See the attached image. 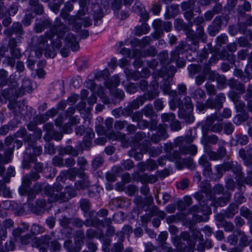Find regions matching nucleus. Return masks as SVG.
Listing matches in <instances>:
<instances>
[{
    "label": "nucleus",
    "mask_w": 252,
    "mask_h": 252,
    "mask_svg": "<svg viewBox=\"0 0 252 252\" xmlns=\"http://www.w3.org/2000/svg\"><path fill=\"white\" fill-rule=\"evenodd\" d=\"M79 5L81 8L75 15L70 16L68 24L71 26V29L75 32H78L83 26L85 28L90 27L92 24L89 17H85L88 11L87 7L88 0H79Z\"/></svg>",
    "instance_id": "nucleus-1"
},
{
    "label": "nucleus",
    "mask_w": 252,
    "mask_h": 252,
    "mask_svg": "<svg viewBox=\"0 0 252 252\" xmlns=\"http://www.w3.org/2000/svg\"><path fill=\"white\" fill-rule=\"evenodd\" d=\"M69 30L70 28L63 23L60 18H57L50 30L46 32V35L49 37L52 36L53 39L52 42L53 46L59 49L62 44L61 40L63 39L66 33L67 34L69 33Z\"/></svg>",
    "instance_id": "nucleus-2"
},
{
    "label": "nucleus",
    "mask_w": 252,
    "mask_h": 252,
    "mask_svg": "<svg viewBox=\"0 0 252 252\" xmlns=\"http://www.w3.org/2000/svg\"><path fill=\"white\" fill-rule=\"evenodd\" d=\"M225 99V94L223 93H220L217 94L214 98L212 97L209 98L205 103L203 102H196V107L200 112L208 108L220 110L222 108L223 104Z\"/></svg>",
    "instance_id": "nucleus-3"
},
{
    "label": "nucleus",
    "mask_w": 252,
    "mask_h": 252,
    "mask_svg": "<svg viewBox=\"0 0 252 252\" xmlns=\"http://www.w3.org/2000/svg\"><path fill=\"white\" fill-rule=\"evenodd\" d=\"M181 237L184 241H187L188 246H187V244L183 243L182 242H178L177 243H176L177 242L176 239L174 238V245H176L177 252H193L195 243L194 241L190 239V235L189 233L188 232H182Z\"/></svg>",
    "instance_id": "nucleus-4"
},
{
    "label": "nucleus",
    "mask_w": 252,
    "mask_h": 252,
    "mask_svg": "<svg viewBox=\"0 0 252 252\" xmlns=\"http://www.w3.org/2000/svg\"><path fill=\"white\" fill-rule=\"evenodd\" d=\"M53 38L49 37L48 35H46V32L44 35H42L37 38L36 43V48L39 51L45 50V55L47 57L54 58L55 56V53L54 51L51 53H48V50L49 49V45L52 44Z\"/></svg>",
    "instance_id": "nucleus-5"
},
{
    "label": "nucleus",
    "mask_w": 252,
    "mask_h": 252,
    "mask_svg": "<svg viewBox=\"0 0 252 252\" xmlns=\"http://www.w3.org/2000/svg\"><path fill=\"white\" fill-rule=\"evenodd\" d=\"M64 40L65 47L61 50V54L63 57L68 56L69 48H70L73 51H77L79 49V42L77 41L75 36L73 33H67Z\"/></svg>",
    "instance_id": "nucleus-6"
},
{
    "label": "nucleus",
    "mask_w": 252,
    "mask_h": 252,
    "mask_svg": "<svg viewBox=\"0 0 252 252\" xmlns=\"http://www.w3.org/2000/svg\"><path fill=\"white\" fill-rule=\"evenodd\" d=\"M177 106L179 108L178 117L183 119L187 123L190 124L194 122V117L191 112H187L183 108V102L177 98L176 92L174 91V107Z\"/></svg>",
    "instance_id": "nucleus-7"
},
{
    "label": "nucleus",
    "mask_w": 252,
    "mask_h": 252,
    "mask_svg": "<svg viewBox=\"0 0 252 252\" xmlns=\"http://www.w3.org/2000/svg\"><path fill=\"white\" fill-rule=\"evenodd\" d=\"M174 162L176 168L178 170L182 169L184 165L191 169H193L195 168V165L192 158H182L181 157L180 154L178 153L174 152Z\"/></svg>",
    "instance_id": "nucleus-8"
},
{
    "label": "nucleus",
    "mask_w": 252,
    "mask_h": 252,
    "mask_svg": "<svg viewBox=\"0 0 252 252\" xmlns=\"http://www.w3.org/2000/svg\"><path fill=\"white\" fill-rule=\"evenodd\" d=\"M76 195V192L73 187H66L64 191L60 192L59 194L53 196L54 200L58 201L62 203L68 201L71 198Z\"/></svg>",
    "instance_id": "nucleus-9"
},
{
    "label": "nucleus",
    "mask_w": 252,
    "mask_h": 252,
    "mask_svg": "<svg viewBox=\"0 0 252 252\" xmlns=\"http://www.w3.org/2000/svg\"><path fill=\"white\" fill-rule=\"evenodd\" d=\"M63 186L60 183L54 184L52 187L47 185L44 187V190L46 194L49 196V201L50 203L54 202H58L56 200H54V197L55 195L59 194V192L61 191L63 189Z\"/></svg>",
    "instance_id": "nucleus-10"
},
{
    "label": "nucleus",
    "mask_w": 252,
    "mask_h": 252,
    "mask_svg": "<svg viewBox=\"0 0 252 252\" xmlns=\"http://www.w3.org/2000/svg\"><path fill=\"white\" fill-rule=\"evenodd\" d=\"M79 172V170L76 168H71L66 171H63L59 176L57 177V180L60 182H64L67 178L71 181L75 180L76 176Z\"/></svg>",
    "instance_id": "nucleus-11"
},
{
    "label": "nucleus",
    "mask_w": 252,
    "mask_h": 252,
    "mask_svg": "<svg viewBox=\"0 0 252 252\" xmlns=\"http://www.w3.org/2000/svg\"><path fill=\"white\" fill-rule=\"evenodd\" d=\"M231 170L235 175V179L238 186H242L243 182L242 179L244 177V173L242 171V168L240 164L236 162L233 161L231 167Z\"/></svg>",
    "instance_id": "nucleus-12"
},
{
    "label": "nucleus",
    "mask_w": 252,
    "mask_h": 252,
    "mask_svg": "<svg viewBox=\"0 0 252 252\" xmlns=\"http://www.w3.org/2000/svg\"><path fill=\"white\" fill-rule=\"evenodd\" d=\"M168 234L167 232H162L158 235L157 241L158 243V247L161 248V251L163 252H173L172 248L167 246L165 242L167 238Z\"/></svg>",
    "instance_id": "nucleus-13"
},
{
    "label": "nucleus",
    "mask_w": 252,
    "mask_h": 252,
    "mask_svg": "<svg viewBox=\"0 0 252 252\" xmlns=\"http://www.w3.org/2000/svg\"><path fill=\"white\" fill-rule=\"evenodd\" d=\"M208 129L206 128H203V136L201 140V142L202 144H206V143L209 144V143H210L215 145L219 143L220 140L217 135L215 134L208 135Z\"/></svg>",
    "instance_id": "nucleus-14"
},
{
    "label": "nucleus",
    "mask_w": 252,
    "mask_h": 252,
    "mask_svg": "<svg viewBox=\"0 0 252 252\" xmlns=\"http://www.w3.org/2000/svg\"><path fill=\"white\" fill-rule=\"evenodd\" d=\"M78 176L79 177L82 178V180L75 183V186L77 189H84L90 186L91 182L84 172H79Z\"/></svg>",
    "instance_id": "nucleus-15"
},
{
    "label": "nucleus",
    "mask_w": 252,
    "mask_h": 252,
    "mask_svg": "<svg viewBox=\"0 0 252 252\" xmlns=\"http://www.w3.org/2000/svg\"><path fill=\"white\" fill-rule=\"evenodd\" d=\"M222 21L220 16L216 17L213 23L208 27V32L209 34L214 36L217 34L221 28Z\"/></svg>",
    "instance_id": "nucleus-16"
},
{
    "label": "nucleus",
    "mask_w": 252,
    "mask_h": 252,
    "mask_svg": "<svg viewBox=\"0 0 252 252\" xmlns=\"http://www.w3.org/2000/svg\"><path fill=\"white\" fill-rule=\"evenodd\" d=\"M3 33L7 37L11 36L14 33L22 34L23 33L22 26L20 23H13L12 27L5 29Z\"/></svg>",
    "instance_id": "nucleus-17"
},
{
    "label": "nucleus",
    "mask_w": 252,
    "mask_h": 252,
    "mask_svg": "<svg viewBox=\"0 0 252 252\" xmlns=\"http://www.w3.org/2000/svg\"><path fill=\"white\" fill-rule=\"evenodd\" d=\"M226 143L223 140L220 139L219 143V148L217 152H215V155L214 156V160H218L222 159L226 154V150L224 146Z\"/></svg>",
    "instance_id": "nucleus-18"
},
{
    "label": "nucleus",
    "mask_w": 252,
    "mask_h": 252,
    "mask_svg": "<svg viewBox=\"0 0 252 252\" xmlns=\"http://www.w3.org/2000/svg\"><path fill=\"white\" fill-rule=\"evenodd\" d=\"M189 213L192 215V220L197 222L203 221L202 210L197 205H194L189 210Z\"/></svg>",
    "instance_id": "nucleus-19"
},
{
    "label": "nucleus",
    "mask_w": 252,
    "mask_h": 252,
    "mask_svg": "<svg viewBox=\"0 0 252 252\" xmlns=\"http://www.w3.org/2000/svg\"><path fill=\"white\" fill-rule=\"evenodd\" d=\"M46 202L45 199H38L36 201V205L31 208V211L37 215L42 214L46 209Z\"/></svg>",
    "instance_id": "nucleus-20"
},
{
    "label": "nucleus",
    "mask_w": 252,
    "mask_h": 252,
    "mask_svg": "<svg viewBox=\"0 0 252 252\" xmlns=\"http://www.w3.org/2000/svg\"><path fill=\"white\" fill-rule=\"evenodd\" d=\"M35 160V158L31 155V149L28 147L25 151L24 155V159L23 161V167L24 168L29 169L30 168V162H33Z\"/></svg>",
    "instance_id": "nucleus-21"
},
{
    "label": "nucleus",
    "mask_w": 252,
    "mask_h": 252,
    "mask_svg": "<svg viewBox=\"0 0 252 252\" xmlns=\"http://www.w3.org/2000/svg\"><path fill=\"white\" fill-rule=\"evenodd\" d=\"M133 11L139 15L145 21L149 18V15L147 11L143 8L142 5L140 2H136L132 6Z\"/></svg>",
    "instance_id": "nucleus-22"
},
{
    "label": "nucleus",
    "mask_w": 252,
    "mask_h": 252,
    "mask_svg": "<svg viewBox=\"0 0 252 252\" xmlns=\"http://www.w3.org/2000/svg\"><path fill=\"white\" fill-rule=\"evenodd\" d=\"M32 181L30 176L28 174L23 177L22 185L19 189L21 195H24L27 192L28 188L32 184Z\"/></svg>",
    "instance_id": "nucleus-23"
},
{
    "label": "nucleus",
    "mask_w": 252,
    "mask_h": 252,
    "mask_svg": "<svg viewBox=\"0 0 252 252\" xmlns=\"http://www.w3.org/2000/svg\"><path fill=\"white\" fill-rule=\"evenodd\" d=\"M147 99L146 95H140L137 97L136 99L132 100L129 103L128 105L133 110H135L138 109L140 105H142Z\"/></svg>",
    "instance_id": "nucleus-24"
},
{
    "label": "nucleus",
    "mask_w": 252,
    "mask_h": 252,
    "mask_svg": "<svg viewBox=\"0 0 252 252\" xmlns=\"http://www.w3.org/2000/svg\"><path fill=\"white\" fill-rule=\"evenodd\" d=\"M144 57L142 52L138 49H135L133 51L131 58H135L133 64L135 67L139 68L142 66L143 61L140 59L141 57Z\"/></svg>",
    "instance_id": "nucleus-25"
},
{
    "label": "nucleus",
    "mask_w": 252,
    "mask_h": 252,
    "mask_svg": "<svg viewBox=\"0 0 252 252\" xmlns=\"http://www.w3.org/2000/svg\"><path fill=\"white\" fill-rule=\"evenodd\" d=\"M202 193H205L206 194L211 193V189L209 185L202 186L200 191L196 192L193 196L198 201H200L203 197Z\"/></svg>",
    "instance_id": "nucleus-26"
},
{
    "label": "nucleus",
    "mask_w": 252,
    "mask_h": 252,
    "mask_svg": "<svg viewBox=\"0 0 252 252\" xmlns=\"http://www.w3.org/2000/svg\"><path fill=\"white\" fill-rule=\"evenodd\" d=\"M233 161L225 162L216 166L217 173L222 176L224 172L230 170Z\"/></svg>",
    "instance_id": "nucleus-27"
},
{
    "label": "nucleus",
    "mask_w": 252,
    "mask_h": 252,
    "mask_svg": "<svg viewBox=\"0 0 252 252\" xmlns=\"http://www.w3.org/2000/svg\"><path fill=\"white\" fill-rule=\"evenodd\" d=\"M180 152L184 155L189 154L192 156H195L197 153V148L193 144L187 147H182L180 148Z\"/></svg>",
    "instance_id": "nucleus-28"
},
{
    "label": "nucleus",
    "mask_w": 252,
    "mask_h": 252,
    "mask_svg": "<svg viewBox=\"0 0 252 252\" xmlns=\"http://www.w3.org/2000/svg\"><path fill=\"white\" fill-rule=\"evenodd\" d=\"M238 205L235 203L230 204L225 211V215L227 218H233L238 212Z\"/></svg>",
    "instance_id": "nucleus-29"
},
{
    "label": "nucleus",
    "mask_w": 252,
    "mask_h": 252,
    "mask_svg": "<svg viewBox=\"0 0 252 252\" xmlns=\"http://www.w3.org/2000/svg\"><path fill=\"white\" fill-rule=\"evenodd\" d=\"M29 4L33 11L37 14H42L44 9L43 6L39 3V0H30Z\"/></svg>",
    "instance_id": "nucleus-30"
},
{
    "label": "nucleus",
    "mask_w": 252,
    "mask_h": 252,
    "mask_svg": "<svg viewBox=\"0 0 252 252\" xmlns=\"http://www.w3.org/2000/svg\"><path fill=\"white\" fill-rule=\"evenodd\" d=\"M163 23L159 19L155 20L153 23V26L155 30L157 38L161 36L162 32V27Z\"/></svg>",
    "instance_id": "nucleus-31"
},
{
    "label": "nucleus",
    "mask_w": 252,
    "mask_h": 252,
    "mask_svg": "<svg viewBox=\"0 0 252 252\" xmlns=\"http://www.w3.org/2000/svg\"><path fill=\"white\" fill-rule=\"evenodd\" d=\"M53 126L50 123H46L43 126V129L46 131L43 138L46 141H50L52 140V133L54 130H53Z\"/></svg>",
    "instance_id": "nucleus-32"
},
{
    "label": "nucleus",
    "mask_w": 252,
    "mask_h": 252,
    "mask_svg": "<svg viewBox=\"0 0 252 252\" xmlns=\"http://www.w3.org/2000/svg\"><path fill=\"white\" fill-rule=\"evenodd\" d=\"M237 232L240 237L239 246L243 248L249 245L250 242L249 241L248 237L245 233L241 230H238Z\"/></svg>",
    "instance_id": "nucleus-33"
},
{
    "label": "nucleus",
    "mask_w": 252,
    "mask_h": 252,
    "mask_svg": "<svg viewBox=\"0 0 252 252\" xmlns=\"http://www.w3.org/2000/svg\"><path fill=\"white\" fill-rule=\"evenodd\" d=\"M229 86L233 89L239 91L240 94H243L245 92V85L236 81L232 80L229 84Z\"/></svg>",
    "instance_id": "nucleus-34"
},
{
    "label": "nucleus",
    "mask_w": 252,
    "mask_h": 252,
    "mask_svg": "<svg viewBox=\"0 0 252 252\" xmlns=\"http://www.w3.org/2000/svg\"><path fill=\"white\" fill-rule=\"evenodd\" d=\"M224 197L218 198L216 201V204L218 206H223L229 202L231 196L230 192L226 191L224 193Z\"/></svg>",
    "instance_id": "nucleus-35"
},
{
    "label": "nucleus",
    "mask_w": 252,
    "mask_h": 252,
    "mask_svg": "<svg viewBox=\"0 0 252 252\" xmlns=\"http://www.w3.org/2000/svg\"><path fill=\"white\" fill-rule=\"evenodd\" d=\"M124 72L128 80L133 79L134 80H137L140 77V73L139 72H134L133 70L127 68L125 69Z\"/></svg>",
    "instance_id": "nucleus-36"
},
{
    "label": "nucleus",
    "mask_w": 252,
    "mask_h": 252,
    "mask_svg": "<svg viewBox=\"0 0 252 252\" xmlns=\"http://www.w3.org/2000/svg\"><path fill=\"white\" fill-rule=\"evenodd\" d=\"M150 30V26L146 23H143L141 26L136 28L135 34L137 35H141L143 34L147 33Z\"/></svg>",
    "instance_id": "nucleus-37"
},
{
    "label": "nucleus",
    "mask_w": 252,
    "mask_h": 252,
    "mask_svg": "<svg viewBox=\"0 0 252 252\" xmlns=\"http://www.w3.org/2000/svg\"><path fill=\"white\" fill-rule=\"evenodd\" d=\"M77 164L79 166V172H84L88 168V162L83 157H79L77 159Z\"/></svg>",
    "instance_id": "nucleus-38"
},
{
    "label": "nucleus",
    "mask_w": 252,
    "mask_h": 252,
    "mask_svg": "<svg viewBox=\"0 0 252 252\" xmlns=\"http://www.w3.org/2000/svg\"><path fill=\"white\" fill-rule=\"evenodd\" d=\"M9 82L8 73L4 69H0V84L5 86Z\"/></svg>",
    "instance_id": "nucleus-39"
},
{
    "label": "nucleus",
    "mask_w": 252,
    "mask_h": 252,
    "mask_svg": "<svg viewBox=\"0 0 252 252\" xmlns=\"http://www.w3.org/2000/svg\"><path fill=\"white\" fill-rule=\"evenodd\" d=\"M210 77L213 81L216 80L219 84L221 85L225 84L226 81V79L224 76L216 74L215 72H211Z\"/></svg>",
    "instance_id": "nucleus-40"
},
{
    "label": "nucleus",
    "mask_w": 252,
    "mask_h": 252,
    "mask_svg": "<svg viewBox=\"0 0 252 252\" xmlns=\"http://www.w3.org/2000/svg\"><path fill=\"white\" fill-rule=\"evenodd\" d=\"M240 214L241 216L249 220H252V212L247 207H241L240 209Z\"/></svg>",
    "instance_id": "nucleus-41"
},
{
    "label": "nucleus",
    "mask_w": 252,
    "mask_h": 252,
    "mask_svg": "<svg viewBox=\"0 0 252 252\" xmlns=\"http://www.w3.org/2000/svg\"><path fill=\"white\" fill-rule=\"evenodd\" d=\"M192 97L197 100V102H199V99H203L206 97L205 93L201 89L197 88L193 93Z\"/></svg>",
    "instance_id": "nucleus-42"
},
{
    "label": "nucleus",
    "mask_w": 252,
    "mask_h": 252,
    "mask_svg": "<svg viewBox=\"0 0 252 252\" xmlns=\"http://www.w3.org/2000/svg\"><path fill=\"white\" fill-rule=\"evenodd\" d=\"M22 89L23 90V94L25 92L29 93L32 92V83L29 79L25 78L23 80Z\"/></svg>",
    "instance_id": "nucleus-43"
},
{
    "label": "nucleus",
    "mask_w": 252,
    "mask_h": 252,
    "mask_svg": "<svg viewBox=\"0 0 252 252\" xmlns=\"http://www.w3.org/2000/svg\"><path fill=\"white\" fill-rule=\"evenodd\" d=\"M80 207L82 211L87 213L90 210L91 203L87 199H82L80 201Z\"/></svg>",
    "instance_id": "nucleus-44"
},
{
    "label": "nucleus",
    "mask_w": 252,
    "mask_h": 252,
    "mask_svg": "<svg viewBox=\"0 0 252 252\" xmlns=\"http://www.w3.org/2000/svg\"><path fill=\"white\" fill-rule=\"evenodd\" d=\"M217 119H218V116H217V114H213V115L207 117V118L205 121L203 128H205L204 127L205 126H206L208 127H210L213 125V124H214L215 121L216 120H217Z\"/></svg>",
    "instance_id": "nucleus-45"
},
{
    "label": "nucleus",
    "mask_w": 252,
    "mask_h": 252,
    "mask_svg": "<svg viewBox=\"0 0 252 252\" xmlns=\"http://www.w3.org/2000/svg\"><path fill=\"white\" fill-rule=\"evenodd\" d=\"M222 127L224 133L228 135L231 134L235 129L234 126L230 122L224 123Z\"/></svg>",
    "instance_id": "nucleus-46"
},
{
    "label": "nucleus",
    "mask_w": 252,
    "mask_h": 252,
    "mask_svg": "<svg viewBox=\"0 0 252 252\" xmlns=\"http://www.w3.org/2000/svg\"><path fill=\"white\" fill-rule=\"evenodd\" d=\"M207 93L209 95H215L217 94V89L215 86L210 82H207L205 85Z\"/></svg>",
    "instance_id": "nucleus-47"
},
{
    "label": "nucleus",
    "mask_w": 252,
    "mask_h": 252,
    "mask_svg": "<svg viewBox=\"0 0 252 252\" xmlns=\"http://www.w3.org/2000/svg\"><path fill=\"white\" fill-rule=\"evenodd\" d=\"M217 226L219 228L223 227L225 231H232L234 228V225L230 221H226L223 223H217Z\"/></svg>",
    "instance_id": "nucleus-48"
},
{
    "label": "nucleus",
    "mask_w": 252,
    "mask_h": 252,
    "mask_svg": "<svg viewBox=\"0 0 252 252\" xmlns=\"http://www.w3.org/2000/svg\"><path fill=\"white\" fill-rule=\"evenodd\" d=\"M235 140L237 144H240L241 145H246L248 142V137L246 135H237L235 136Z\"/></svg>",
    "instance_id": "nucleus-49"
},
{
    "label": "nucleus",
    "mask_w": 252,
    "mask_h": 252,
    "mask_svg": "<svg viewBox=\"0 0 252 252\" xmlns=\"http://www.w3.org/2000/svg\"><path fill=\"white\" fill-rule=\"evenodd\" d=\"M249 115L247 112H243L242 114H238L236 116L235 119H237L236 122L237 125H240L242 122L246 121L249 118Z\"/></svg>",
    "instance_id": "nucleus-50"
},
{
    "label": "nucleus",
    "mask_w": 252,
    "mask_h": 252,
    "mask_svg": "<svg viewBox=\"0 0 252 252\" xmlns=\"http://www.w3.org/2000/svg\"><path fill=\"white\" fill-rule=\"evenodd\" d=\"M204 146V152L207 154L209 157V159L213 160L214 156L215 155V152L212 151V147L208 144H203Z\"/></svg>",
    "instance_id": "nucleus-51"
},
{
    "label": "nucleus",
    "mask_w": 252,
    "mask_h": 252,
    "mask_svg": "<svg viewBox=\"0 0 252 252\" xmlns=\"http://www.w3.org/2000/svg\"><path fill=\"white\" fill-rule=\"evenodd\" d=\"M63 152L65 154L70 155L72 156L76 157L78 155V152L77 150L74 149L71 146H66L63 150Z\"/></svg>",
    "instance_id": "nucleus-52"
},
{
    "label": "nucleus",
    "mask_w": 252,
    "mask_h": 252,
    "mask_svg": "<svg viewBox=\"0 0 252 252\" xmlns=\"http://www.w3.org/2000/svg\"><path fill=\"white\" fill-rule=\"evenodd\" d=\"M225 187L228 190H233L235 188L234 180L231 178H226L225 180Z\"/></svg>",
    "instance_id": "nucleus-53"
},
{
    "label": "nucleus",
    "mask_w": 252,
    "mask_h": 252,
    "mask_svg": "<svg viewBox=\"0 0 252 252\" xmlns=\"http://www.w3.org/2000/svg\"><path fill=\"white\" fill-rule=\"evenodd\" d=\"M3 208L6 210H13L18 207V204L15 202H12L11 201L6 200L3 202Z\"/></svg>",
    "instance_id": "nucleus-54"
},
{
    "label": "nucleus",
    "mask_w": 252,
    "mask_h": 252,
    "mask_svg": "<svg viewBox=\"0 0 252 252\" xmlns=\"http://www.w3.org/2000/svg\"><path fill=\"white\" fill-rule=\"evenodd\" d=\"M166 125H159L158 128V134L162 138H166L168 137L166 130Z\"/></svg>",
    "instance_id": "nucleus-55"
},
{
    "label": "nucleus",
    "mask_w": 252,
    "mask_h": 252,
    "mask_svg": "<svg viewBox=\"0 0 252 252\" xmlns=\"http://www.w3.org/2000/svg\"><path fill=\"white\" fill-rule=\"evenodd\" d=\"M120 83V80L117 76H114L112 78L110 84L108 83L105 85L108 88H112L117 87Z\"/></svg>",
    "instance_id": "nucleus-56"
},
{
    "label": "nucleus",
    "mask_w": 252,
    "mask_h": 252,
    "mask_svg": "<svg viewBox=\"0 0 252 252\" xmlns=\"http://www.w3.org/2000/svg\"><path fill=\"white\" fill-rule=\"evenodd\" d=\"M236 111L239 112L243 113L245 112L246 104L242 100L240 99L234 103Z\"/></svg>",
    "instance_id": "nucleus-57"
},
{
    "label": "nucleus",
    "mask_w": 252,
    "mask_h": 252,
    "mask_svg": "<svg viewBox=\"0 0 252 252\" xmlns=\"http://www.w3.org/2000/svg\"><path fill=\"white\" fill-rule=\"evenodd\" d=\"M103 163V159L101 157L98 156L96 157L93 161L92 166L95 169L100 167Z\"/></svg>",
    "instance_id": "nucleus-58"
},
{
    "label": "nucleus",
    "mask_w": 252,
    "mask_h": 252,
    "mask_svg": "<svg viewBox=\"0 0 252 252\" xmlns=\"http://www.w3.org/2000/svg\"><path fill=\"white\" fill-rule=\"evenodd\" d=\"M21 37L18 36L17 37V39L11 38L9 39L8 46L10 50L17 48L16 46L17 45V43L21 42Z\"/></svg>",
    "instance_id": "nucleus-59"
},
{
    "label": "nucleus",
    "mask_w": 252,
    "mask_h": 252,
    "mask_svg": "<svg viewBox=\"0 0 252 252\" xmlns=\"http://www.w3.org/2000/svg\"><path fill=\"white\" fill-rule=\"evenodd\" d=\"M142 113L146 117H151L153 115V108L151 104L147 105L142 109Z\"/></svg>",
    "instance_id": "nucleus-60"
},
{
    "label": "nucleus",
    "mask_w": 252,
    "mask_h": 252,
    "mask_svg": "<svg viewBox=\"0 0 252 252\" xmlns=\"http://www.w3.org/2000/svg\"><path fill=\"white\" fill-rule=\"evenodd\" d=\"M189 181L187 179H184L177 183L176 187L178 189L184 190L189 186Z\"/></svg>",
    "instance_id": "nucleus-61"
},
{
    "label": "nucleus",
    "mask_w": 252,
    "mask_h": 252,
    "mask_svg": "<svg viewBox=\"0 0 252 252\" xmlns=\"http://www.w3.org/2000/svg\"><path fill=\"white\" fill-rule=\"evenodd\" d=\"M34 239L35 237L33 235L29 234L21 237V241L22 244L27 245Z\"/></svg>",
    "instance_id": "nucleus-62"
},
{
    "label": "nucleus",
    "mask_w": 252,
    "mask_h": 252,
    "mask_svg": "<svg viewBox=\"0 0 252 252\" xmlns=\"http://www.w3.org/2000/svg\"><path fill=\"white\" fill-rule=\"evenodd\" d=\"M44 231V228L38 224H34L31 227V231L32 233L35 235L42 233Z\"/></svg>",
    "instance_id": "nucleus-63"
},
{
    "label": "nucleus",
    "mask_w": 252,
    "mask_h": 252,
    "mask_svg": "<svg viewBox=\"0 0 252 252\" xmlns=\"http://www.w3.org/2000/svg\"><path fill=\"white\" fill-rule=\"evenodd\" d=\"M175 28L178 30H186L187 29V25L184 23L183 21L180 19L175 20Z\"/></svg>",
    "instance_id": "nucleus-64"
}]
</instances>
